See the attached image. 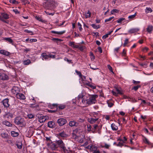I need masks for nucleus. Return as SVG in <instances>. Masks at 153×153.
I'll return each instance as SVG.
<instances>
[{
    "instance_id": "obj_1",
    "label": "nucleus",
    "mask_w": 153,
    "mask_h": 153,
    "mask_svg": "<svg viewBox=\"0 0 153 153\" xmlns=\"http://www.w3.org/2000/svg\"><path fill=\"white\" fill-rule=\"evenodd\" d=\"M56 143L58 145V146L61 149L64 153H70V152L66 148L65 144L63 142L61 139L56 140Z\"/></svg>"
},
{
    "instance_id": "obj_2",
    "label": "nucleus",
    "mask_w": 153,
    "mask_h": 153,
    "mask_svg": "<svg viewBox=\"0 0 153 153\" xmlns=\"http://www.w3.org/2000/svg\"><path fill=\"white\" fill-rule=\"evenodd\" d=\"M14 123L17 125H20L21 126H25V125L24 119L20 117H17L14 119Z\"/></svg>"
},
{
    "instance_id": "obj_3",
    "label": "nucleus",
    "mask_w": 153,
    "mask_h": 153,
    "mask_svg": "<svg viewBox=\"0 0 153 153\" xmlns=\"http://www.w3.org/2000/svg\"><path fill=\"white\" fill-rule=\"evenodd\" d=\"M98 97L97 95H93L89 96L87 99L88 105H91L95 103L97 100L96 99Z\"/></svg>"
},
{
    "instance_id": "obj_4",
    "label": "nucleus",
    "mask_w": 153,
    "mask_h": 153,
    "mask_svg": "<svg viewBox=\"0 0 153 153\" xmlns=\"http://www.w3.org/2000/svg\"><path fill=\"white\" fill-rule=\"evenodd\" d=\"M57 123L60 126H62L65 124L67 122V120L65 118H59L57 121Z\"/></svg>"
},
{
    "instance_id": "obj_5",
    "label": "nucleus",
    "mask_w": 153,
    "mask_h": 153,
    "mask_svg": "<svg viewBox=\"0 0 153 153\" xmlns=\"http://www.w3.org/2000/svg\"><path fill=\"white\" fill-rule=\"evenodd\" d=\"M4 107L7 108L9 106V99L7 98L5 99L2 101Z\"/></svg>"
},
{
    "instance_id": "obj_6",
    "label": "nucleus",
    "mask_w": 153,
    "mask_h": 153,
    "mask_svg": "<svg viewBox=\"0 0 153 153\" xmlns=\"http://www.w3.org/2000/svg\"><path fill=\"white\" fill-rule=\"evenodd\" d=\"M19 88L17 87H14L12 90V92L13 94H16V95L19 93Z\"/></svg>"
},
{
    "instance_id": "obj_7",
    "label": "nucleus",
    "mask_w": 153,
    "mask_h": 153,
    "mask_svg": "<svg viewBox=\"0 0 153 153\" xmlns=\"http://www.w3.org/2000/svg\"><path fill=\"white\" fill-rule=\"evenodd\" d=\"M13 117V114L10 112L7 113L4 116V117L7 120H8L10 118H12Z\"/></svg>"
},
{
    "instance_id": "obj_8",
    "label": "nucleus",
    "mask_w": 153,
    "mask_h": 153,
    "mask_svg": "<svg viewBox=\"0 0 153 153\" xmlns=\"http://www.w3.org/2000/svg\"><path fill=\"white\" fill-rule=\"evenodd\" d=\"M16 97L20 100H24L25 99V97L22 94L19 93L16 95Z\"/></svg>"
},
{
    "instance_id": "obj_9",
    "label": "nucleus",
    "mask_w": 153,
    "mask_h": 153,
    "mask_svg": "<svg viewBox=\"0 0 153 153\" xmlns=\"http://www.w3.org/2000/svg\"><path fill=\"white\" fill-rule=\"evenodd\" d=\"M0 53L7 56H9L10 55V53L4 50H1L0 51Z\"/></svg>"
},
{
    "instance_id": "obj_10",
    "label": "nucleus",
    "mask_w": 153,
    "mask_h": 153,
    "mask_svg": "<svg viewBox=\"0 0 153 153\" xmlns=\"http://www.w3.org/2000/svg\"><path fill=\"white\" fill-rule=\"evenodd\" d=\"M58 136L63 138H66L68 137V135L64 131L59 133L58 134Z\"/></svg>"
},
{
    "instance_id": "obj_11",
    "label": "nucleus",
    "mask_w": 153,
    "mask_h": 153,
    "mask_svg": "<svg viewBox=\"0 0 153 153\" xmlns=\"http://www.w3.org/2000/svg\"><path fill=\"white\" fill-rule=\"evenodd\" d=\"M69 125L71 127L77 126L78 125V123L74 121H71L69 122Z\"/></svg>"
},
{
    "instance_id": "obj_12",
    "label": "nucleus",
    "mask_w": 153,
    "mask_h": 153,
    "mask_svg": "<svg viewBox=\"0 0 153 153\" xmlns=\"http://www.w3.org/2000/svg\"><path fill=\"white\" fill-rule=\"evenodd\" d=\"M48 127L51 128H53L55 127V123L53 121H50L48 123Z\"/></svg>"
},
{
    "instance_id": "obj_13",
    "label": "nucleus",
    "mask_w": 153,
    "mask_h": 153,
    "mask_svg": "<svg viewBox=\"0 0 153 153\" xmlns=\"http://www.w3.org/2000/svg\"><path fill=\"white\" fill-rule=\"evenodd\" d=\"M8 77L6 74L2 73L1 74V76L0 77V79L3 80H5L8 79Z\"/></svg>"
},
{
    "instance_id": "obj_14",
    "label": "nucleus",
    "mask_w": 153,
    "mask_h": 153,
    "mask_svg": "<svg viewBox=\"0 0 153 153\" xmlns=\"http://www.w3.org/2000/svg\"><path fill=\"white\" fill-rule=\"evenodd\" d=\"M2 124L8 127H12L13 126L12 124L7 120L3 121L2 122Z\"/></svg>"
},
{
    "instance_id": "obj_15",
    "label": "nucleus",
    "mask_w": 153,
    "mask_h": 153,
    "mask_svg": "<svg viewBox=\"0 0 153 153\" xmlns=\"http://www.w3.org/2000/svg\"><path fill=\"white\" fill-rule=\"evenodd\" d=\"M139 30L137 28H132L129 30V32L131 33H134L137 32Z\"/></svg>"
},
{
    "instance_id": "obj_16",
    "label": "nucleus",
    "mask_w": 153,
    "mask_h": 153,
    "mask_svg": "<svg viewBox=\"0 0 153 153\" xmlns=\"http://www.w3.org/2000/svg\"><path fill=\"white\" fill-rule=\"evenodd\" d=\"M81 102L80 103L81 104L82 103V104L84 105H86L87 104H88V101L87 99L86 100V99L85 98V97H84L81 100Z\"/></svg>"
},
{
    "instance_id": "obj_17",
    "label": "nucleus",
    "mask_w": 153,
    "mask_h": 153,
    "mask_svg": "<svg viewBox=\"0 0 153 153\" xmlns=\"http://www.w3.org/2000/svg\"><path fill=\"white\" fill-rule=\"evenodd\" d=\"M1 15L3 19H7L9 18V15L7 13H1Z\"/></svg>"
},
{
    "instance_id": "obj_18",
    "label": "nucleus",
    "mask_w": 153,
    "mask_h": 153,
    "mask_svg": "<svg viewBox=\"0 0 153 153\" xmlns=\"http://www.w3.org/2000/svg\"><path fill=\"white\" fill-rule=\"evenodd\" d=\"M41 56H42L43 58L42 59L43 60H44L43 59H48L49 58V56L46 54L45 53H43L41 54Z\"/></svg>"
},
{
    "instance_id": "obj_19",
    "label": "nucleus",
    "mask_w": 153,
    "mask_h": 153,
    "mask_svg": "<svg viewBox=\"0 0 153 153\" xmlns=\"http://www.w3.org/2000/svg\"><path fill=\"white\" fill-rule=\"evenodd\" d=\"M44 116H41L40 117H39V121L40 123H43L45 122L44 119Z\"/></svg>"
},
{
    "instance_id": "obj_20",
    "label": "nucleus",
    "mask_w": 153,
    "mask_h": 153,
    "mask_svg": "<svg viewBox=\"0 0 153 153\" xmlns=\"http://www.w3.org/2000/svg\"><path fill=\"white\" fill-rule=\"evenodd\" d=\"M98 119V118L94 119L93 118H91L89 119L88 121L89 122L91 123H94Z\"/></svg>"
},
{
    "instance_id": "obj_21",
    "label": "nucleus",
    "mask_w": 153,
    "mask_h": 153,
    "mask_svg": "<svg viewBox=\"0 0 153 153\" xmlns=\"http://www.w3.org/2000/svg\"><path fill=\"white\" fill-rule=\"evenodd\" d=\"M51 32L52 33H54L55 34H57L59 35H62L65 32V31H60V32H57V31H51Z\"/></svg>"
},
{
    "instance_id": "obj_22",
    "label": "nucleus",
    "mask_w": 153,
    "mask_h": 153,
    "mask_svg": "<svg viewBox=\"0 0 153 153\" xmlns=\"http://www.w3.org/2000/svg\"><path fill=\"white\" fill-rule=\"evenodd\" d=\"M23 63L25 65H27L31 63V62L30 59H28L27 60L23 61Z\"/></svg>"
},
{
    "instance_id": "obj_23",
    "label": "nucleus",
    "mask_w": 153,
    "mask_h": 153,
    "mask_svg": "<svg viewBox=\"0 0 153 153\" xmlns=\"http://www.w3.org/2000/svg\"><path fill=\"white\" fill-rule=\"evenodd\" d=\"M111 127L113 130L116 131L118 129L117 126L114 123H112L111 125Z\"/></svg>"
},
{
    "instance_id": "obj_24",
    "label": "nucleus",
    "mask_w": 153,
    "mask_h": 153,
    "mask_svg": "<svg viewBox=\"0 0 153 153\" xmlns=\"http://www.w3.org/2000/svg\"><path fill=\"white\" fill-rule=\"evenodd\" d=\"M153 29V26L151 25H149L148 26L147 28L146 29L147 31V32L149 33H151Z\"/></svg>"
},
{
    "instance_id": "obj_25",
    "label": "nucleus",
    "mask_w": 153,
    "mask_h": 153,
    "mask_svg": "<svg viewBox=\"0 0 153 153\" xmlns=\"http://www.w3.org/2000/svg\"><path fill=\"white\" fill-rule=\"evenodd\" d=\"M11 134V136L13 137H17L19 135V134L17 132L14 131H12Z\"/></svg>"
},
{
    "instance_id": "obj_26",
    "label": "nucleus",
    "mask_w": 153,
    "mask_h": 153,
    "mask_svg": "<svg viewBox=\"0 0 153 153\" xmlns=\"http://www.w3.org/2000/svg\"><path fill=\"white\" fill-rule=\"evenodd\" d=\"M136 15V13H135L134 14L128 16V18L129 19V20L131 21L135 17Z\"/></svg>"
},
{
    "instance_id": "obj_27",
    "label": "nucleus",
    "mask_w": 153,
    "mask_h": 153,
    "mask_svg": "<svg viewBox=\"0 0 153 153\" xmlns=\"http://www.w3.org/2000/svg\"><path fill=\"white\" fill-rule=\"evenodd\" d=\"M91 26L94 28L96 29L99 28L100 27V25H96L94 24H92L91 25Z\"/></svg>"
},
{
    "instance_id": "obj_28",
    "label": "nucleus",
    "mask_w": 153,
    "mask_h": 153,
    "mask_svg": "<svg viewBox=\"0 0 153 153\" xmlns=\"http://www.w3.org/2000/svg\"><path fill=\"white\" fill-rule=\"evenodd\" d=\"M4 39L8 42L10 43H12L13 42V40L10 38H5Z\"/></svg>"
},
{
    "instance_id": "obj_29",
    "label": "nucleus",
    "mask_w": 153,
    "mask_h": 153,
    "mask_svg": "<svg viewBox=\"0 0 153 153\" xmlns=\"http://www.w3.org/2000/svg\"><path fill=\"white\" fill-rule=\"evenodd\" d=\"M152 11V10L150 7H146L145 10V12L146 13H151Z\"/></svg>"
},
{
    "instance_id": "obj_30",
    "label": "nucleus",
    "mask_w": 153,
    "mask_h": 153,
    "mask_svg": "<svg viewBox=\"0 0 153 153\" xmlns=\"http://www.w3.org/2000/svg\"><path fill=\"white\" fill-rule=\"evenodd\" d=\"M35 18L37 20L42 22H46L45 20H43L41 17L39 16H36Z\"/></svg>"
},
{
    "instance_id": "obj_31",
    "label": "nucleus",
    "mask_w": 153,
    "mask_h": 153,
    "mask_svg": "<svg viewBox=\"0 0 153 153\" xmlns=\"http://www.w3.org/2000/svg\"><path fill=\"white\" fill-rule=\"evenodd\" d=\"M1 136L4 138H7L8 136V134L5 133H3L1 134Z\"/></svg>"
},
{
    "instance_id": "obj_32",
    "label": "nucleus",
    "mask_w": 153,
    "mask_h": 153,
    "mask_svg": "<svg viewBox=\"0 0 153 153\" xmlns=\"http://www.w3.org/2000/svg\"><path fill=\"white\" fill-rule=\"evenodd\" d=\"M65 107V105H59L57 107L56 109H58L59 108V109L62 110L64 109Z\"/></svg>"
},
{
    "instance_id": "obj_33",
    "label": "nucleus",
    "mask_w": 153,
    "mask_h": 153,
    "mask_svg": "<svg viewBox=\"0 0 153 153\" xmlns=\"http://www.w3.org/2000/svg\"><path fill=\"white\" fill-rule=\"evenodd\" d=\"M91 16V13L89 10H88V12L85 14V16L86 18L90 17Z\"/></svg>"
},
{
    "instance_id": "obj_34",
    "label": "nucleus",
    "mask_w": 153,
    "mask_h": 153,
    "mask_svg": "<svg viewBox=\"0 0 153 153\" xmlns=\"http://www.w3.org/2000/svg\"><path fill=\"white\" fill-rule=\"evenodd\" d=\"M75 72H76V73L77 74V75H79L80 78H81L82 79H83L82 75V74L81 72L80 71H78L77 70H75Z\"/></svg>"
},
{
    "instance_id": "obj_35",
    "label": "nucleus",
    "mask_w": 153,
    "mask_h": 153,
    "mask_svg": "<svg viewBox=\"0 0 153 153\" xmlns=\"http://www.w3.org/2000/svg\"><path fill=\"white\" fill-rule=\"evenodd\" d=\"M9 2L10 3L16 4H18L19 2L16 0H10Z\"/></svg>"
},
{
    "instance_id": "obj_36",
    "label": "nucleus",
    "mask_w": 153,
    "mask_h": 153,
    "mask_svg": "<svg viewBox=\"0 0 153 153\" xmlns=\"http://www.w3.org/2000/svg\"><path fill=\"white\" fill-rule=\"evenodd\" d=\"M84 97H85L82 94H80L78 96V99L80 101Z\"/></svg>"
},
{
    "instance_id": "obj_37",
    "label": "nucleus",
    "mask_w": 153,
    "mask_h": 153,
    "mask_svg": "<svg viewBox=\"0 0 153 153\" xmlns=\"http://www.w3.org/2000/svg\"><path fill=\"white\" fill-rule=\"evenodd\" d=\"M119 12V10L116 9H114L111 11V13L112 14H113L114 13H118Z\"/></svg>"
},
{
    "instance_id": "obj_38",
    "label": "nucleus",
    "mask_w": 153,
    "mask_h": 153,
    "mask_svg": "<svg viewBox=\"0 0 153 153\" xmlns=\"http://www.w3.org/2000/svg\"><path fill=\"white\" fill-rule=\"evenodd\" d=\"M17 147L19 149H21L22 148V143H19L18 144H16Z\"/></svg>"
},
{
    "instance_id": "obj_39",
    "label": "nucleus",
    "mask_w": 153,
    "mask_h": 153,
    "mask_svg": "<svg viewBox=\"0 0 153 153\" xmlns=\"http://www.w3.org/2000/svg\"><path fill=\"white\" fill-rule=\"evenodd\" d=\"M38 107V105L36 104H32L30 105V107L34 108Z\"/></svg>"
},
{
    "instance_id": "obj_40",
    "label": "nucleus",
    "mask_w": 153,
    "mask_h": 153,
    "mask_svg": "<svg viewBox=\"0 0 153 153\" xmlns=\"http://www.w3.org/2000/svg\"><path fill=\"white\" fill-rule=\"evenodd\" d=\"M125 19L124 18H119L118 19V20L117 21V22L118 23H121Z\"/></svg>"
},
{
    "instance_id": "obj_41",
    "label": "nucleus",
    "mask_w": 153,
    "mask_h": 153,
    "mask_svg": "<svg viewBox=\"0 0 153 153\" xmlns=\"http://www.w3.org/2000/svg\"><path fill=\"white\" fill-rule=\"evenodd\" d=\"M91 149L94 152V151H95L97 150V148L96 146H92L91 147Z\"/></svg>"
},
{
    "instance_id": "obj_42",
    "label": "nucleus",
    "mask_w": 153,
    "mask_h": 153,
    "mask_svg": "<svg viewBox=\"0 0 153 153\" xmlns=\"http://www.w3.org/2000/svg\"><path fill=\"white\" fill-rule=\"evenodd\" d=\"M140 87V85H138L136 86H134L133 88H132V89L134 90L135 91H136Z\"/></svg>"
},
{
    "instance_id": "obj_43",
    "label": "nucleus",
    "mask_w": 153,
    "mask_h": 153,
    "mask_svg": "<svg viewBox=\"0 0 153 153\" xmlns=\"http://www.w3.org/2000/svg\"><path fill=\"white\" fill-rule=\"evenodd\" d=\"M78 28L80 31H81L82 29V25L79 22H78Z\"/></svg>"
},
{
    "instance_id": "obj_44",
    "label": "nucleus",
    "mask_w": 153,
    "mask_h": 153,
    "mask_svg": "<svg viewBox=\"0 0 153 153\" xmlns=\"http://www.w3.org/2000/svg\"><path fill=\"white\" fill-rule=\"evenodd\" d=\"M85 47L84 46H79V49L81 51H83V50L85 49Z\"/></svg>"
},
{
    "instance_id": "obj_45",
    "label": "nucleus",
    "mask_w": 153,
    "mask_h": 153,
    "mask_svg": "<svg viewBox=\"0 0 153 153\" xmlns=\"http://www.w3.org/2000/svg\"><path fill=\"white\" fill-rule=\"evenodd\" d=\"M107 67L109 69V71L113 73L112 68V67L109 65H107Z\"/></svg>"
},
{
    "instance_id": "obj_46",
    "label": "nucleus",
    "mask_w": 153,
    "mask_h": 153,
    "mask_svg": "<svg viewBox=\"0 0 153 153\" xmlns=\"http://www.w3.org/2000/svg\"><path fill=\"white\" fill-rule=\"evenodd\" d=\"M52 40L53 41H55V42H56V41L57 42V41L61 42V41H62V39H58V38H53L52 39Z\"/></svg>"
},
{
    "instance_id": "obj_47",
    "label": "nucleus",
    "mask_w": 153,
    "mask_h": 153,
    "mask_svg": "<svg viewBox=\"0 0 153 153\" xmlns=\"http://www.w3.org/2000/svg\"><path fill=\"white\" fill-rule=\"evenodd\" d=\"M114 18V17H110L109 19H105V22H109V21H111Z\"/></svg>"
},
{
    "instance_id": "obj_48",
    "label": "nucleus",
    "mask_w": 153,
    "mask_h": 153,
    "mask_svg": "<svg viewBox=\"0 0 153 153\" xmlns=\"http://www.w3.org/2000/svg\"><path fill=\"white\" fill-rule=\"evenodd\" d=\"M123 143H124L123 142H120L118 143V144H117V146H120L121 147L122 146H124Z\"/></svg>"
},
{
    "instance_id": "obj_49",
    "label": "nucleus",
    "mask_w": 153,
    "mask_h": 153,
    "mask_svg": "<svg viewBox=\"0 0 153 153\" xmlns=\"http://www.w3.org/2000/svg\"><path fill=\"white\" fill-rule=\"evenodd\" d=\"M56 145L54 143L52 144V145H51V148L53 150H55V149L56 148Z\"/></svg>"
},
{
    "instance_id": "obj_50",
    "label": "nucleus",
    "mask_w": 153,
    "mask_h": 153,
    "mask_svg": "<svg viewBox=\"0 0 153 153\" xmlns=\"http://www.w3.org/2000/svg\"><path fill=\"white\" fill-rule=\"evenodd\" d=\"M27 116L28 118L30 119L33 118L34 117V115L31 114H28Z\"/></svg>"
},
{
    "instance_id": "obj_51",
    "label": "nucleus",
    "mask_w": 153,
    "mask_h": 153,
    "mask_svg": "<svg viewBox=\"0 0 153 153\" xmlns=\"http://www.w3.org/2000/svg\"><path fill=\"white\" fill-rule=\"evenodd\" d=\"M72 136L73 138L75 139H76L78 138V136L76 135L74 133H72Z\"/></svg>"
},
{
    "instance_id": "obj_52",
    "label": "nucleus",
    "mask_w": 153,
    "mask_h": 153,
    "mask_svg": "<svg viewBox=\"0 0 153 153\" xmlns=\"http://www.w3.org/2000/svg\"><path fill=\"white\" fill-rule=\"evenodd\" d=\"M22 1L24 2V4L25 5L26 4L28 3L29 4L30 2L28 1V0H21Z\"/></svg>"
},
{
    "instance_id": "obj_53",
    "label": "nucleus",
    "mask_w": 153,
    "mask_h": 153,
    "mask_svg": "<svg viewBox=\"0 0 153 153\" xmlns=\"http://www.w3.org/2000/svg\"><path fill=\"white\" fill-rule=\"evenodd\" d=\"M128 42V39H126L125 40V42L124 44V46H125L126 44H127Z\"/></svg>"
},
{
    "instance_id": "obj_54",
    "label": "nucleus",
    "mask_w": 153,
    "mask_h": 153,
    "mask_svg": "<svg viewBox=\"0 0 153 153\" xmlns=\"http://www.w3.org/2000/svg\"><path fill=\"white\" fill-rule=\"evenodd\" d=\"M93 129L94 130H96L97 129V128L98 127V126L97 124H94L93 125Z\"/></svg>"
},
{
    "instance_id": "obj_55",
    "label": "nucleus",
    "mask_w": 153,
    "mask_h": 153,
    "mask_svg": "<svg viewBox=\"0 0 153 153\" xmlns=\"http://www.w3.org/2000/svg\"><path fill=\"white\" fill-rule=\"evenodd\" d=\"M116 91L117 92V94H119L121 95H122L123 94L122 92H121V91H120L119 89H116Z\"/></svg>"
},
{
    "instance_id": "obj_56",
    "label": "nucleus",
    "mask_w": 153,
    "mask_h": 153,
    "mask_svg": "<svg viewBox=\"0 0 153 153\" xmlns=\"http://www.w3.org/2000/svg\"><path fill=\"white\" fill-rule=\"evenodd\" d=\"M37 41V40L36 39H30V42H36Z\"/></svg>"
},
{
    "instance_id": "obj_57",
    "label": "nucleus",
    "mask_w": 153,
    "mask_h": 153,
    "mask_svg": "<svg viewBox=\"0 0 153 153\" xmlns=\"http://www.w3.org/2000/svg\"><path fill=\"white\" fill-rule=\"evenodd\" d=\"M25 32H27L29 33H30L31 34H33V32L29 30H25Z\"/></svg>"
},
{
    "instance_id": "obj_58",
    "label": "nucleus",
    "mask_w": 153,
    "mask_h": 153,
    "mask_svg": "<svg viewBox=\"0 0 153 153\" xmlns=\"http://www.w3.org/2000/svg\"><path fill=\"white\" fill-rule=\"evenodd\" d=\"M13 10L14 12L16 14H18L20 13V12L18 11V10L17 9H13Z\"/></svg>"
},
{
    "instance_id": "obj_59",
    "label": "nucleus",
    "mask_w": 153,
    "mask_h": 153,
    "mask_svg": "<svg viewBox=\"0 0 153 153\" xmlns=\"http://www.w3.org/2000/svg\"><path fill=\"white\" fill-rule=\"evenodd\" d=\"M110 146L109 145L107 144L106 143L105 144L104 146H103V147H105L106 149H108Z\"/></svg>"
},
{
    "instance_id": "obj_60",
    "label": "nucleus",
    "mask_w": 153,
    "mask_h": 153,
    "mask_svg": "<svg viewBox=\"0 0 153 153\" xmlns=\"http://www.w3.org/2000/svg\"><path fill=\"white\" fill-rule=\"evenodd\" d=\"M64 60H65L67 62H68L69 63H72V62L71 60H69L66 57H65L64 59Z\"/></svg>"
},
{
    "instance_id": "obj_61",
    "label": "nucleus",
    "mask_w": 153,
    "mask_h": 153,
    "mask_svg": "<svg viewBox=\"0 0 153 153\" xmlns=\"http://www.w3.org/2000/svg\"><path fill=\"white\" fill-rule=\"evenodd\" d=\"M126 54V52L125 50L124 49L123 50L122 53V55L123 56H125V55Z\"/></svg>"
},
{
    "instance_id": "obj_62",
    "label": "nucleus",
    "mask_w": 153,
    "mask_h": 153,
    "mask_svg": "<svg viewBox=\"0 0 153 153\" xmlns=\"http://www.w3.org/2000/svg\"><path fill=\"white\" fill-rule=\"evenodd\" d=\"M108 106L110 107H111L112 106L114 105L113 103H112L110 102H108Z\"/></svg>"
},
{
    "instance_id": "obj_63",
    "label": "nucleus",
    "mask_w": 153,
    "mask_h": 153,
    "mask_svg": "<svg viewBox=\"0 0 153 153\" xmlns=\"http://www.w3.org/2000/svg\"><path fill=\"white\" fill-rule=\"evenodd\" d=\"M74 42H71L69 43V45L70 46H71L72 47H73L74 45Z\"/></svg>"
},
{
    "instance_id": "obj_64",
    "label": "nucleus",
    "mask_w": 153,
    "mask_h": 153,
    "mask_svg": "<svg viewBox=\"0 0 153 153\" xmlns=\"http://www.w3.org/2000/svg\"><path fill=\"white\" fill-rule=\"evenodd\" d=\"M98 51L100 52V53H102V50L101 47H99L98 48Z\"/></svg>"
}]
</instances>
